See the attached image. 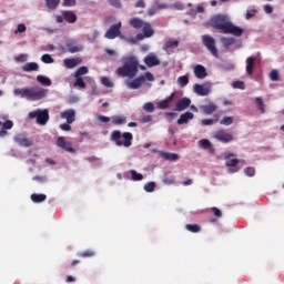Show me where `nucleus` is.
<instances>
[{
	"label": "nucleus",
	"instance_id": "1",
	"mask_svg": "<svg viewBox=\"0 0 284 284\" xmlns=\"http://www.w3.org/2000/svg\"><path fill=\"white\" fill-rule=\"evenodd\" d=\"M211 26L215 30H221L223 34H233V37H243V28L235 26L227 16L217 14L211 19Z\"/></svg>",
	"mask_w": 284,
	"mask_h": 284
},
{
	"label": "nucleus",
	"instance_id": "2",
	"mask_svg": "<svg viewBox=\"0 0 284 284\" xmlns=\"http://www.w3.org/2000/svg\"><path fill=\"white\" fill-rule=\"evenodd\" d=\"M139 73V60L134 55H128L122 58V67L118 68L116 74L119 77H129L134 79Z\"/></svg>",
	"mask_w": 284,
	"mask_h": 284
},
{
	"label": "nucleus",
	"instance_id": "3",
	"mask_svg": "<svg viewBox=\"0 0 284 284\" xmlns=\"http://www.w3.org/2000/svg\"><path fill=\"white\" fill-rule=\"evenodd\" d=\"M16 97L21 95V99H28L29 101H41L48 97V89L41 87L16 89L13 91Z\"/></svg>",
	"mask_w": 284,
	"mask_h": 284
},
{
	"label": "nucleus",
	"instance_id": "4",
	"mask_svg": "<svg viewBox=\"0 0 284 284\" xmlns=\"http://www.w3.org/2000/svg\"><path fill=\"white\" fill-rule=\"evenodd\" d=\"M132 133L130 132H124L121 135V131H113L111 133V141H113L115 143V145H124V148H130V145H132Z\"/></svg>",
	"mask_w": 284,
	"mask_h": 284
},
{
	"label": "nucleus",
	"instance_id": "5",
	"mask_svg": "<svg viewBox=\"0 0 284 284\" xmlns=\"http://www.w3.org/2000/svg\"><path fill=\"white\" fill-rule=\"evenodd\" d=\"M28 118L37 119V123L39 125H45L48 121H50V112L48 111V109H44V110L38 109L36 111L29 112Z\"/></svg>",
	"mask_w": 284,
	"mask_h": 284
},
{
	"label": "nucleus",
	"instance_id": "6",
	"mask_svg": "<svg viewBox=\"0 0 284 284\" xmlns=\"http://www.w3.org/2000/svg\"><path fill=\"white\" fill-rule=\"evenodd\" d=\"M202 43L206 47V50L213 54V57H219V49H216V40L210 34L202 36Z\"/></svg>",
	"mask_w": 284,
	"mask_h": 284
},
{
	"label": "nucleus",
	"instance_id": "7",
	"mask_svg": "<svg viewBox=\"0 0 284 284\" xmlns=\"http://www.w3.org/2000/svg\"><path fill=\"white\" fill-rule=\"evenodd\" d=\"M121 22L112 24L104 34L105 39H116V37L123 39V36L121 34Z\"/></svg>",
	"mask_w": 284,
	"mask_h": 284
},
{
	"label": "nucleus",
	"instance_id": "8",
	"mask_svg": "<svg viewBox=\"0 0 284 284\" xmlns=\"http://www.w3.org/2000/svg\"><path fill=\"white\" fill-rule=\"evenodd\" d=\"M67 52L70 54H77V52H83V45L79 44L77 40L70 39L65 42Z\"/></svg>",
	"mask_w": 284,
	"mask_h": 284
},
{
	"label": "nucleus",
	"instance_id": "9",
	"mask_svg": "<svg viewBox=\"0 0 284 284\" xmlns=\"http://www.w3.org/2000/svg\"><path fill=\"white\" fill-rule=\"evenodd\" d=\"M211 90H212V85L210 83L193 85V91L199 97H207V94H210Z\"/></svg>",
	"mask_w": 284,
	"mask_h": 284
},
{
	"label": "nucleus",
	"instance_id": "10",
	"mask_svg": "<svg viewBox=\"0 0 284 284\" xmlns=\"http://www.w3.org/2000/svg\"><path fill=\"white\" fill-rule=\"evenodd\" d=\"M214 139L221 143H230L231 141H234V135L227 133L225 130H219L214 133Z\"/></svg>",
	"mask_w": 284,
	"mask_h": 284
},
{
	"label": "nucleus",
	"instance_id": "11",
	"mask_svg": "<svg viewBox=\"0 0 284 284\" xmlns=\"http://www.w3.org/2000/svg\"><path fill=\"white\" fill-rule=\"evenodd\" d=\"M232 156H234L233 153H229L227 155H225V164L226 168H235V169H229L230 174H234V172H239V168H236L240 163L239 159H232Z\"/></svg>",
	"mask_w": 284,
	"mask_h": 284
},
{
	"label": "nucleus",
	"instance_id": "12",
	"mask_svg": "<svg viewBox=\"0 0 284 284\" xmlns=\"http://www.w3.org/2000/svg\"><path fill=\"white\" fill-rule=\"evenodd\" d=\"M60 119H64L67 123L72 124L77 121V111L74 109H68L60 113Z\"/></svg>",
	"mask_w": 284,
	"mask_h": 284
},
{
	"label": "nucleus",
	"instance_id": "13",
	"mask_svg": "<svg viewBox=\"0 0 284 284\" xmlns=\"http://www.w3.org/2000/svg\"><path fill=\"white\" fill-rule=\"evenodd\" d=\"M144 63L148 68H154L156 65H161V60H159V58L156 57V54L154 53H149L145 58H144Z\"/></svg>",
	"mask_w": 284,
	"mask_h": 284
},
{
	"label": "nucleus",
	"instance_id": "14",
	"mask_svg": "<svg viewBox=\"0 0 284 284\" xmlns=\"http://www.w3.org/2000/svg\"><path fill=\"white\" fill-rule=\"evenodd\" d=\"M191 103L192 100H190V98H182L176 102L174 110L175 112H183L184 110H187Z\"/></svg>",
	"mask_w": 284,
	"mask_h": 284
},
{
	"label": "nucleus",
	"instance_id": "15",
	"mask_svg": "<svg viewBox=\"0 0 284 284\" xmlns=\"http://www.w3.org/2000/svg\"><path fill=\"white\" fill-rule=\"evenodd\" d=\"M200 110L207 116L210 114H214V112L219 110V106L214 102H209L207 104L200 105Z\"/></svg>",
	"mask_w": 284,
	"mask_h": 284
},
{
	"label": "nucleus",
	"instance_id": "16",
	"mask_svg": "<svg viewBox=\"0 0 284 284\" xmlns=\"http://www.w3.org/2000/svg\"><path fill=\"white\" fill-rule=\"evenodd\" d=\"M57 145H58V148H61L62 150H65L67 152H74V149L72 148V142L65 141V138H63V136L58 138Z\"/></svg>",
	"mask_w": 284,
	"mask_h": 284
},
{
	"label": "nucleus",
	"instance_id": "17",
	"mask_svg": "<svg viewBox=\"0 0 284 284\" xmlns=\"http://www.w3.org/2000/svg\"><path fill=\"white\" fill-rule=\"evenodd\" d=\"M13 140L16 143H18V145H21V148H32V140L26 136L16 135Z\"/></svg>",
	"mask_w": 284,
	"mask_h": 284
},
{
	"label": "nucleus",
	"instance_id": "18",
	"mask_svg": "<svg viewBox=\"0 0 284 284\" xmlns=\"http://www.w3.org/2000/svg\"><path fill=\"white\" fill-rule=\"evenodd\" d=\"M193 72L196 79H205L207 77V70L203 64H197L193 68Z\"/></svg>",
	"mask_w": 284,
	"mask_h": 284
},
{
	"label": "nucleus",
	"instance_id": "19",
	"mask_svg": "<svg viewBox=\"0 0 284 284\" xmlns=\"http://www.w3.org/2000/svg\"><path fill=\"white\" fill-rule=\"evenodd\" d=\"M256 61H258L257 57H248L246 59V73L248 74V77H252V74H254V63H256Z\"/></svg>",
	"mask_w": 284,
	"mask_h": 284
},
{
	"label": "nucleus",
	"instance_id": "20",
	"mask_svg": "<svg viewBox=\"0 0 284 284\" xmlns=\"http://www.w3.org/2000/svg\"><path fill=\"white\" fill-rule=\"evenodd\" d=\"M174 97H175V93H172L166 99L160 101L158 103L159 110H168V108H170V103H172V101H174Z\"/></svg>",
	"mask_w": 284,
	"mask_h": 284
},
{
	"label": "nucleus",
	"instance_id": "21",
	"mask_svg": "<svg viewBox=\"0 0 284 284\" xmlns=\"http://www.w3.org/2000/svg\"><path fill=\"white\" fill-rule=\"evenodd\" d=\"M145 24V21H143V19L141 18H131L129 21V26H131V28H134V30H141V28H143V26Z\"/></svg>",
	"mask_w": 284,
	"mask_h": 284
},
{
	"label": "nucleus",
	"instance_id": "22",
	"mask_svg": "<svg viewBox=\"0 0 284 284\" xmlns=\"http://www.w3.org/2000/svg\"><path fill=\"white\" fill-rule=\"evenodd\" d=\"M192 119H194V113L186 111L185 113L180 115V119L178 120V125H183L189 121H192Z\"/></svg>",
	"mask_w": 284,
	"mask_h": 284
},
{
	"label": "nucleus",
	"instance_id": "23",
	"mask_svg": "<svg viewBox=\"0 0 284 284\" xmlns=\"http://www.w3.org/2000/svg\"><path fill=\"white\" fill-rule=\"evenodd\" d=\"M142 32L145 39H150V37H154V29H152V24L150 22H144L142 26Z\"/></svg>",
	"mask_w": 284,
	"mask_h": 284
},
{
	"label": "nucleus",
	"instance_id": "24",
	"mask_svg": "<svg viewBox=\"0 0 284 284\" xmlns=\"http://www.w3.org/2000/svg\"><path fill=\"white\" fill-rule=\"evenodd\" d=\"M130 90H139L143 85V78L138 77L133 81L126 83Z\"/></svg>",
	"mask_w": 284,
	"mask_h": 284
},
{
	"label": "nucleus",
	"instance_id": "25",
	"mask_svg": "<svg viewBox=\"0 0 284 284\" xmlns=\"http://www.w3.org/2000/svg\"><path fill=\"white\" fill-rule=\"evenodd\" d=\"M199 145L200 148H202V150H207L211 154H214V146L212 145V142H210V140H200Z\"/></svg>",
	"mask_w": 284,
	"mask_h": 284
},
{
	"label": "nucleus",
	"instance_id": "26",
	"mask_svg": "<svg viewBox=\"0 0 284 284\" xmlns=\"http://www.w3.org/2000/svg\"><path fill=\"white\" fill-rule=\"evenodd\" d=\"M65 68H68L69 70H72V68H77V65H79L81 63V59L77 58H71V59H64L63 61Z\"/></svg>",
	"mask_w": 284,
	"mask_h": 284
},
{
	"label": "nucleus",
	"instance_id": "27",
	"mask_svg": "<svg viewBox=\"0 0 284 284\" xmlns=\"http://www.w3.org/2000/svg\"><path fill=\"white\" fill-rule=\"evenodd\" d=\"M63 17L68 23H77V13L74 11H63Z\"/></svg>",
	"mask_w": 284,
	"mask_h": 284
},
{
	"label": "nucleus",
	"instance_id": "28",
	"mask_svg": "<svg viewBox=\"0 0 284 284\" xmlns=\"http://www.w3.org/2000/svg\"><path fill=\"white\" fill-rule=\"evenodd\" d=\"M160 156H162V159H164L165 161H179V154L176 153L161 151Z\"/></svg>",
	"mask_w": 284,
	"mask_h": 284
},
{
	"label": "nucleus",
	"instance_id": "29",
	"mask_svg": "<svg viewBox=\"0 0 284 284\" xmlns=\"http://www.w3.org/2000/svg\"><path fill=\"white\" fill-rule=\"evenodd\" d=\"M23 72H37L39 64L37 62H28L22 67Z\"/></svg>",
	"mask_w": 284,
	"mask_h": 284
},
{
	"label": "nucleus",
	"instance_id": "30",
	"mask_svg": "<svg viewBox=\"0 0 284 284\" xmlns=\"http://www.w3.org/2000/svg\"><path fill=\"white\" fill-rule=\"evenodd\" d=\"M111 121H112L113 125H124V123H126L128 119L123 115H113L111 118Z\"/></svg>",
	"mask_w": 284,
	"mask_h": 284
},
{
	"label": "nucleus",
	"instance_id": "31",
	"mask_svg": "<svg viewBox=\"0 0 284 284\" xmlns=\"http://www.w3.org/2000/svg\"><path fill=\"white\" fill-rule=\"evenodd\" d=\"M45 199H48V196L45 194H37V193H33L31 195V201L33 203H43V201H45Z\"/></svg>",
	"mask_w": 284,
	"mask_h": 284
},
{
	"label": "nucleus",
	"instance_id": "32",
	"mask_svg": "<svg viewBox=\"0 0 284 284\" xmlns=\"http://www.w3.org/2000/svg\"><path fill=\"white\" fill-rule=\"evenodd\" d=\"M37 81L41 83V85H47V88H49V85H52V80H50V78L45 75H38Z\"/></svg>",
	"mask_w": 284,
	"mask_h": 284
},
{
	"label": "nucleus",
	"instance_id": "33",
	"mask_svg": "<svg viewBox=\"0 0 284 284\" xmlns=\"http://www.w3.org/2000/svg\"><path fill=\"white\" fill-rule=\"evenodd\" d=\"M97 253L92 250H87L77 254L79 258H92Z\"/></svg>",
	"mask_w": 284,
	"mask_h": 284
},
{
	"label": "nucleus",
	"instance_id": "34",
	"mask_svg": "<svg viewBox=\"0 0 284 284\" xmlns=\"http://www.w3.org/2000/svg\"><path fill=\"white\" fill-rule=\"evenodd\" d=\"M185 230H187V232H192L193 234H199V232H201V225H199V224H186Z\"/></svg>",
	"mask_w": 284,
	"mask_h": 284
},
{
	"label": "nucleus",
	"instance_id": "35",
	"mask_svg": "<svg viewBox=\"0 0 284 284\" xmlns=\"http://www.w3.org/2000/svg\"><path fill=\"white\" fill-rule=\"evenodd\" d=\"M44 1L49 10H57V8L59 7V3H61V0H44Z\"/></svg>",
	"mask_w": 284,
	"mask_h": 284
},
{
	"label": "nucleus",
	"instance_id": "36",
	"mask_svg": "<svg viewBox=\"0 0 284 284\" xmlns=\"http://www.w3.org/2000/svg\"><path fill=\"white\" fill-rule=\"evenodd\" d=\"M234 38H221V43L224 45V48L229 49L230 45H233Z\"/></svg>",
	"mask_w": 284,
	"mask_h": 284
},
{
	"label": "nucleus",
	"instance_id": "37",
	"mask_svg": "<svg viewBox=\"0 0 284 284\" xmlns=\"http://www.w3.org/2000/svg\"><path fill=\"white\" fill-rule=\"evenodd\" d=\"M255 103L262 114H265V103H263V98H255Z\"/></svg>",
	"mask_w": 284,
	"mask_h": 284
},
{
	"label": "nucleus",
	"instance_id": "38",
	"mask_svg": "<svg viewBox=\"0 0 284 284\" xmlns=\"http://www.w3.org/2000/svg\"><path fill=\"white\" fill-rule=\"evenodd\" d=\"M130 174H131L132 181H143V174H141L134 170H131Z\"/></svg>",
	"mask_w": 284,
	"mask_h": 284
},
{
	"label": "nucleus",
	"instance_id": "39",
	"mask_svg": "<svg viewBox=\"0 0 284 284\" xmlns=\"http://www.w3.org/2000/svg\"><path fill=\"white\" fill-rule=\"evenodd\" d=\"M74 88H80L81 90H85V81L83 78H75V82L73 83Z\"/></svg>",
	"mask_w": 284,
	"mask_h": 284
},
{
	"label": "nucleus",
	"instance_id": "40",
	"mask_svg": "<svg viewBox=\"0 0 284 284\" xmlns=\"http://www.w3.org/2000/svg\"><path fill=\"white\" fill-rule=\"evenodd\" d=\"M83 74H88V67H80L75 73H74V78H81L83 77Z\"/></svg>",
	"mask_w": 284,
	"mask_h": 284
},
{
	"label": "nucleus",
	"instance_id": "41",
	"mask_svg": "<svg viewBox=\"0 0 284 284\" xmlns=\"http://www.w3.org/2000/svg\"><path fill=\"white\" fill-rule=\"evenodd\" d=\"M178 82L181 85V88H185V85L190 83V78H187V75H181L180 78H178Z\"/></svg>",
	"mask_w": 284,
	"mask_h": 284
},
{
	"label": "nucleus",
	"instance_id": "42",
	"mask_svg": "<svg viewBox=\"0 0 284 284\" xmlns=\"http://www.w3.org/2000/svg\"><path fill=\"white\" fill-rule=\"evenodd\" d=\"M153 119L154 118L152 115H142L139 118V122L142 124L152 123Z\"/></svg>",
	"mask_w": 284,
	"mask_h": 284
},
{
	"label": "nucleus",
	"instance_id": "43",
	"mask_svg": "<svg viewBox=\"0 0 284 284\" xmlns=\"http://www.w3.org/2000/svg\"><path fill=\"white\" fill-rule=\"evenodd\" d=\"M41 62L42 63H54V58L52 55L45 53L41 57Z\"/></svg>",
	"mask_w": 284,
	"mask_h": 284
},
{
	"label": "nucleus",
	"instance_id": "44",
	"mask_svg": "<svg viewBox=\"0 0 284 284\" xmlns=\"http://www.w3.org/2000/svg\"><path fill=\"white\" fill-rule=\"evenodd\" d=\"M143 110H144V112H149V113L154 112V110H155L154 103H152V102L144 103Z\"/></svg>",
	"mask_w": 284,
	"mask_h": 284
},
{
	"label": "nucleus",
	"instance_id": "45",
	"mask_svg": "<svg viewBox=\"0 0 284 284\" xmlns=\"http://www.w3.org/2000/svg\"><path fill=\"white\" fill-rule=\"evenodd\" d=\"M144 190L146 192H154V190H156V183L155 182H149V183L144 184Z\"/></svg>",
	"mask_w": 284,
	"mask_h": 284
},
{
	"label": "nucleus",
	"instance_id": "46",
	"mask_svg": "<svg viewBox=\"0 0 284 284\" xmlns=\"http://www.w3.org/2000/svg\"><path fill=\"white\" fill-rule=\"evenodd\" d=\"M140 79H143V83H145V81H154V75L148 71L143 75H140Z\"/></svg>",
	"mask_w": 284,
	"mask_h": 284
},
{
	"label": "nucleus",
	"instance_id": "47",
	"mask_svg": "<svg viewBox=\"0 0 284 284\" xmlns=\"http://www.w3.org/2000/svg\"><path fill=\"white\" fill-rule=\"evenodd\" d=\"M234 123V119L232 116H224L221 120V125H232Z\"/></svg>",
	"mask_w": 284,
	"mask_h": 284
},
{
	"label": "nucleus",
	"instance_id": "48",
	"mask_svg": "<svg viewBox=\"0 0 284 284\" xmlns=\"http://www.w3.org/2000/svg\"><path fill=\"white\" fill-rule=\"evenodd\" d=\"M232 85L236 90H245V82H243V81H235L232 83Z\"/></svg>",
	"mask_w": 284,
	"mask_h": 284
},
{
	"label": "nucleus",
	"instance_id": "49",
	"mask_svg": "<svg viewBox=\"0 0 284 284\" xmlns=\"http://www.w3.org/2000/svg\"><path fill=\"white\" fill-rule=\"evenodd\" d=\"M165 48H179V40H170L165 43Z\"/></svg>",
	"mask_w": 284,
	"mask_h": 284
},
{
	"label": "nucleus",
	"instance_id": "50",
	"mask_svg": "<svg viewBox=\"0 0 284 284\" xmlns=\"http://www.w3.org/2000/svg\"><path fill=\"white\" fill-rule=\"evenodd\" d=\"M256 12H258L256 9L247 10L245 14V19L246 20L253 19V17H256Z\"/></svg>",
	"mask_w": 284,
	"mask_h": 284
},
{
	"label": "nucleus",
	"instance_id": "51",
	"mask_svg": "<svg viewBox=\"0 0 284 284\" xmlns=\"http://www.w3.org/2000/svg\"><path fill=\"white\" fill-rule=\"evenodd\" d=\"M216 121H219V116H216V119H204L202 120V125H214V123H216Z\"/></svg>",
	"mask_w": 284,
	"mask_h": 284
},
{
	"label": "nucleus",
	"instance_id": "52",
	"mask_svg": "<svg viewBox=\"0 0 284 284\" xmlns=\"http://www.w3.org/2000/svg\"><path fill=\"white\" fill-rule=\"evenodd\" d=\"M14 126V123L12 122V120H7L3 124H2V129L3 130H12V128Z\"/></svg>",
	"mask_w": 284,
	"mask_h": 284
},
{
	"label": "nucleus",
	"instance_id": "53",
	"mask_svg": "<svg viewBox=\"0 0 284 284\" xmlns=\"http://www.w3.org/2000/svg\"><path fill=\"white\" fill-rule=\"evenodd\" d=\"M271 81H278V71L277 70H272L268 74Z\"/></svg>",
	"mask_w": 284,
	"mask_h": 284
},
{
	"label": "nucleus",
	"instance_id": "54",
	"mask_svg": "<svg viewBox=\"0 0 284 284\" xmlns=\"http://www.w3.org/2000/svg\"><path fill=\"white\" fill-rule=\"evenodd\" d=\"M101 83H102V85H104V88H113V83H112V81H110L108 78H102L101 79Z\"/></svg>",
	"mask_w": 284,
	"mask_h": 284
},
{
	"label": "nucleus",
	"instance_id": "55",
	"mask_svg": "<svg viewBox=\"0 0 284 284\" xmlns=\"http://www.w3.org/2000/svg\"><path fill=\"white\" fill-rule=\"evenodd\" d=\"M27 27L23 23L18 24L17 30L14 31V34H22L26 32Z\"/></svg>",
	"mask_w": 284,
	"mask_h": 284
},
{
	"label": "nucleus",
	"instance_id": "56",
	"mask_svg": "<svg viewBox=\"0 0 284 284\" xmlns=\"http://www.w3.org/2000/svg\"><path fill=\"white\" fill-rule=\"evenodd\" d=\"M244 174H246V176H254V174H256V170L252 166H248L244 170Z\"/></svg>",
	"mask_w": 284,
	"mask_h": 284
},
{
	"label": "nucleus",
	"instance_id": "57",
	"mask_svg": "<svg viewBox=\"0 0 284 284\" xmlns=\"http://www.w3.org/2000/svg\"><path fill=\"white\" fill-rule=\"evenodd\" d=\"M60 130H62L63 132H70L72 130V126L70 123H62L60 124Z\"/></svg>",
	"mask_w": 284,
	"mask_h": 284
},
{
	"label": "nucleus",
	"instance_id": "58",
	"mask_svg": "<svg viewBox=\"0 0 284 284\" xmlns=\"http://www.w3.org/2000/svg\"><path fill=\"white\" fill-rule=\"evenodd\" d=\"M211 210H212L214 216H216V219H221V216H223V212H221V211L219 210V207L214 206V207H212Z\"/></svg>",
	"mask_w": 284,
	"mask_h": 284
},
{
	"label": "nucleus",
	"instance_id": "59",
	"mask_svg": "<svg viewBox=\"0 0 284 284\" xmlns=\"http://www.w3.org/2000/svg\"><path fill=\"white\" fill-rule=\"evenodd\" d=\"M264 12L266 14H272V12H274V7L273 6H270V4H265L264 6Z\"/></svg>",
	"mask_w": 284,
	"mask_h": 284
},
{
	"label": "nucleus",
	"instance_id": "60",
	"mask_svg": "<svg viewBox=\"0 0 284 284\" xmlns=\"http://www.w3.org/2000/svg\"><path fill=\"white\" fill-rule=\"evenodd\" d=\"M109 3L113 6V8H121V0H109Z\"/></svg>",
	"mask_w": 284,
	"mask_h": 284
},
{
	"label": "nucleus",
	"instance_id": "61",
	"mask_svg": "<svg viewBox=\"0 0 284 284\" xmlns=\"http://www.w3.org/2000/svg\"><path fill=\"white\" fill-rule=\"evenodd\" d=\"M33 181H38V183H45V181H48V178L37 175L33 178Z\"/></svg>",
	"mask_w": 284,
	"mask_h": 284
},
{
	"label": "nucleus",
	"instance_id": "62",
	"mask_svg": "<svg viewBox=\"0 0 284 284\" xmlns=\"http://www.w3.org/2000/svg\"><path fill=\"white\" fill-rule=\"evenodd\" d=\"M98 121H101V123H110V118L105 115H99Z\"/></svg>",
	"mask_w": 284,
	"mask_h": 284
},
{
	"label": "nucleus",
	"instance_id": "63",
	"mask_svg": "<svg viewBox=\"0 0 284 284\" xmlns=\"http://www.w3.org/2000/svg\"><path fill=\"white\" fill-rule=\"evenodd\" d=\"M63 6H68V7L77 6V0H63Z\"/></svg>",
	"mask_w": 284,
	"mask_h": 284
},
{
	"label": "nucleus",
	"instance_id": "64",
	"mask_svg": "<svg viewBox=\"0 0 284 284\" xmlns=\"http://www.w3.org/2000/svg\"><path fill=\"white\" fill-rule=\"evenodd\" d=\"M134 7L135 8H145V0H138Z\"/></svg>",
	"mask_w": 284,
	"mask_h": 284
}]
</instances>
